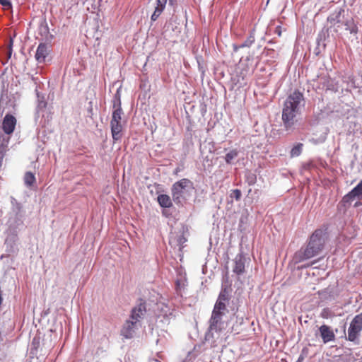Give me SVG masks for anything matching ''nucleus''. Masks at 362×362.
I'll return each instance as SVG.
<instances>
[{
    "label": "nucleus",
    "instance_id": "nucleus-13",
    "mask_svg": "<svg viewBox=\"0 0 362 362\" xmlns=\"http://www.w3.org/2000/svg\"><path fill=\"white\" fill-rule=\"evenodd\" d=\"M50 52L49 47L48 45L45 43H40L35 53V59L38 63H43L45 62V59L47 56L49 54Z\"/></svg>",
    "mask_w": 362,
    "mask_h": 362
},
{
    "label": "nucleus",
    "instance_id": "nucleus-29",
    "mask_svg": "<svg viewBox=\"0 0 362 362\" xmlns=\"http://www.w3.org/2000/svg\"><path fill=\"white\" fill-rule=\"evenodd\" d=\"M253 42V40L249 41H245L243 44L240 45V48H243L245 47H249Z\"/></svg>",
    "mask_w": 362,
    "mask_h": 362
},
{
    "label": "nucleus",
    "instance_id": "nucleus-23",
    "mask_svg": "<svg viewBox=\"0 0 362 362\" xmlns=\"http://www.w3.org/2000/svg\"><path fill=\"white\" fill-rule=\"evenodd\" d=\"M333 313L331 311V310L328 308H324L322 309L321 313H320V316L321 317L324 318V319H328V318H330L333 316Z\"/></svg>",
    "mask_w": 362,
    "mask_h": 362
},
{
    "label": "nucleus",
    "instance_id": "nucleus-25",
    "mask_svg": "<svg viewBox=\"0 0 362 362\" xmlns=\"http://www.w3.org/2000/svg\"><path fill=\"white\" fill-rule=\"evenodd\" d=\"M241 195V191L238 189L232 190L230 193V197H234L237 201L240 199Z\"/></svg>",
    "mask_w": 362,
    "mask_h": 362
},
{
    "label": "nucleus",
    "instance_id": "nucleus-31",
    "mask_svg": "<svg viewBox=\"0 0 362 362\" xmlns=\"http://www.w3.org/2000/svg\"><path fill=\"white\" fill-rule=\"evenodd\" d=\"M315 262H313L311 264H307V265H305V266H303V267H309V266H310V265L314 264V263H315Z\"/></svg>",
    "mask_w": 362,
    "mask_h": 362
},
{
    "label": "nucleus",
    "instance_id": "nucleus-14",
    "mask_svg": "<svg viewBox=\"0 0 362 362\" xmlns=\"http://www.w3.org/2000/svg\"><path fill=\"white\" fill-rule=\"evenodd\" d=\"M146 311L145 303H140L132 310L130 320L137 322L139 324L140 320L143 318Z\"/></svg>",
    "mask_w": 362,
    "mask_h": 362
},
{
    "label": "nucleus",
    "instance_id": "nucleus-2",
    "mask_svg": "<svg viewBox=\"0 0 362 362\" xmlns=\"http://www.w3.org/2000/svg\"><path fill=\"white\" fill-rule=\"evenodd\" d=\"M324 244L322 232L320 230H315L310 236L306 247L296 253V259L302 262L317 255L322 250Z\"/></svg>",
    "mask_w": 362,
    "mask_h": 362
},
{
    "label": "nucleus",
    "instance_id": "nucleus-1",
    "mask_svg": "<svg viewBox=\"0 0 362 362\" xmlns=\"http://www.w3.org/2000/svg\"><path fill=\"white\" fill-rule=\"evenodd\" d=\"M304 103L303 94L298 90L288 95L284 101L282 108V121L286 130L290 129L296 123V117L300 114Z\"/></svg>",
    "mask_w": 362,
    "mask_h": 362
},
{
    "label": "nucleus",
    "instance_id": "nucleus-3",
    "mask_svg": "<svg viewBox=\"0 0 362 362\" xmlns=\"http://www.w3.org/2000/svg\"><path fill=\"white\" fill-rule=\"evenodd\" d=\"M112 113L110 121L111 133L114 142L122 137V115L124 114L120 100V95L117 92L115 95L112 105Z\"/></svg>",
    "mask_w": 362,
    "mask_h": 362
},
{
    "label": "nucleus",
    "instance_id": "nucleus-20",
    "mask_svg": "<svg viewBox=\"0 0 362 362\" xmlns=\"http://www.w3.org/2000/svg\"><path fill=\"white\" fill-rule=\"evenodd\" d=\"M303 144L298 143L291 150L290 156L291 158L297 157L300 155L303 149Z\"/></svg>",
    "mask_w": 362,
    "mask_h": 362
},
{
    "label": "nucleus",
    "instance_id": "nucleus-22",
    "mask_svg": "<svg viewBox=\"0 0 362 362\" xmlns=\"http://www.w3.org/2000/svg\"><path fill=\"white\" fill-rule=\"evenodd\" d=\"M238 155V151L237 149H233L230 151L228 153H226L225 156V160L226 163L230 164L233 159H235Z\"/></svg>",
    "mask_w": 362,
    "mask_h": 362
},
{
    "label": "nucleus",
    "instance_id": "nucleus-32",
    "mask_svg": "<svg viewBox=\"0 0 362 362\" xmlns=\"http://www.w3.org/2000/svg\"><path fill=\"white\" fill-rule=\"evenodd\" d=\"M359 205H361V203H360V202H356V203L354 204V206H355V207H357V206H358Z\"/></svg>",
    "mask_w": 362,
    "mask_h": 362
},
{
    "label": "nucleus",
    "instance_id": "nucleus-9",
    "mask_svg": "<svg viewBox=\"0 0 362 362\" xmlns=\"http://www.w3.org/2000/svg\"><path fill=\"white\" fill-rule=\"evenodd\" d=\"M246 258L243 254H238L233 259V272L238 276L245 272Z\"/></svg>",
    "mask_w": 362,
    "mask_h": 362
},
{
    "label": "nucleus",
    "instance_id": "nucleus-4",
    "mask_svg": "<svg viewBox=\"0 0 362 362\" xmlns=\"http://www.w3.org/2000/svg\"><path fill=\"white\" fill-rule=\"evenodd\" d=\"M362 331V313L356 315L350 323L346 339L356 342Z\"/></svg>",
    "mask_w": 362,
    "mask_h": 362
},
{
    "label": "nucleus",
    "instance_id": "nucleus-24",
    "mask_svg": "<svg viewBox=\"0 0 362 362\" xmlns=\"http://www.w3.org/2000/svg\"><path fill=\"white\" fill-rule=\"evenodd\" d=\"M0 4L4 7V9L5 10L12 9L11 0H0Z\"/></svg>",
    "mask_w": 362,
    "mask_h": 362
},
{
    "label": "nucleus",
    "instance_id": "nucleus-33",
    "mask_svg": "<svg viewBox=\"0 0 362 362\" xmlns=\"http://www.w3.org/2000/svg\"><path fill=\"white\" fill-rule=\"evenodd\" d=\"M278 34H279V35H281V32H280V30H278Z\"/></svg>",
    "mask_w": 362,
    "mask_h": 362
},
{
    "label": "nucleus",
    "instance_id": "nucleus-21",
    "mask_svg": "<svg viewBox=\"0 0 362 362\" xmlns=\"http://www.w3.org/2000/svg\"><path fill=\"white\" fill-rule=\"evenodd\" d=\"M226 310V304L221 301H216L212 312L219 313L224 315Z\"/></svg>",
    "mask_w": 362,
    "mask_h": 362
},
{
    "label": "nucleus",
    "instance_id": "nucleus-17",
    "mask_svg": "<svg viewBox=\"0 0 362 362\" xmlns=\"http://www.w3.org/2000/svg\"><path fill=\"white\" fill-rule=\"evenodd\" d=\"M23 181L27 187L32 189L36 183L35 174L32 172H26L23 176Z\"/></svg>",
    "mask_w": 362,
    "mask_h": 362
},
{
    "label": "nucleus",
    "instance_id": "nucleus-12",
    "mask_svg": "<svg viewBox=\"0 0 362 362\" xmlns=\"http://www.w3.org/2000/svg\"><path fill=\"white\" fill-rule=\"evenodd\" d=\"M356 197H358L362 199V180H361L351 191L343 197L342 201L344 203H349Z\"/></svg>",
    "mask_w": 362,
    "mask_h": 362
},
{
    "label": "nucleus",
    "instance_id": "nucleus-28",
    "mask_svg": "<svg viewBox=\"0 0 362 362\" xmlns=\"http://www.w3.org/2000/svg\"><path fill=\"white\" fill-rule=\"evenodd\" d=\"M32 344L37 349L40 344V338L34 337L32 341Z\"/></svg>",
    "mask_w": 362,
    "mask_h": 362
},
{
    "label": "nucleus",
    "instance_id": "nucleus-30",
    "mask_svg": "<svg viewBox=\"0 0 362 362\" xmlns=\"http://www.w3.org/2000/svg\"><path fill=\"white\" fill-rule=\"evenodd\" d=\"M46 106H47V103L45 101H40L38 104V108H40V109L45 108Z\"/></svg>",
    "mask_w": 362,
    "mask_h": 362
},
{
    "label": "nucleus",
    "instance_id": "nucleus-10",
    "mask_svg": "<svg viewBox=\"0 0 362 362\" xmlns=\"http://www.w3.org/2000/svg\"><path fill=\"white\" fill-rule=\"evenodd\" d=\"M139 325V324L137 322L131 320H127L121 330V334L125 339H132Z\"/></svg>",
    "mask_w": 362,
    "mask_h": 362
},
{
    "label": "nucleus",
    "instance_id": "nucleus-7",
    "mask_svg": "<svg viewBox=\"0 0 362 362\" xmlns=\"http://www.w3.org/2000/svg\"><path fill=\"white\" fill-rule=\"evenodd\" d=\"M223 315L219 313L212 312L209 320V330L211 332L220 333L224 329V322L222 320Z\"/></svg>",
    "mask_w": 362,
    "mask_h": 362
},
{
    "label": "nucleus",
    "instance_id": "nucleus-15",
    "mask_svg": "<svg viewBox=\"0 0 362 362\" xmlns=\"http://www.w3.org/2000/svg\"><path fill=\"white\" fill-rule=\"evenodd\" d=\"M10 137L0 135V168L2 167L4 158L8 151Z\"/></svg>",
    "mask_w": 362,
    "mask_h": 362
},
{
    "label": "nucleus",
    "instance_id": "nucleus-5",
    "mask_svg": "<svg viewBox=\"0 0 362 362\" xmlns=\"http://www.w3.org/2000/svg\"><path fill=\"white\" fill-rule=\"evenodd\" d=\"M344 10L341 8L336 9L327 17V23L329 24V28L334 33H338L341 28L344 21H342Z\"/></svg>",
    "mask_w": 362,
    "mask_h": 362
},
{
    "label": "nucleus",
    "instance_id": "nucleus-19",
    "mask_svg": "<svg viewBox=\"0 0 362 362\" xmlns=\"http://www.w3.org/2000/svg\"><path fill=\"white\" fill-rule=\"evenodd\" d=\"M343 25H344L345 29L349 31V33L351 34H356L358 32V28L355 24L353 18H350L344 21Z\"/></svg>",
    "mask_w": 362,
    "mask_h": 362
},
{
    "label": "nucleus",
    "instance_id": "nucleus-11",
    "mask_svg": "<svg viewBox=\"0 0 362 362\" xmlns=\"http://www.w3.org/2000/svg\"><path fill=\"white\" fill-rule=\"evenodd\" d=\"M319 332L322 341L325 344L332 341L335 339V334L332 329L326 325H323L319 327Z\"/></svg>",
    "mask_w": 362,
    "mask_h": 362
},
{
    "label": "nucleus",
    "instance_id": "nucleus-26",
    "mask_svg": "<svg viewBox=\"0 0 362 362\" xmlns=\"http://www.w3.org/2000/svg\"><path fill=\"white\" fill-rule=\"evenodd\" d=\"M216 301H221L226 303L228 301V297L226 291L221 292Z\"/></svg>",
    "mask_w": 362,
    "mask_h": 362
},
{
    "label": "nucleus",
    "instance_id": "nucleus-8",
    "mask_svg": "<svg viewBox=\"0 0 362 362\" xmlns=\"http://www.w3.org/2000/svg\"><path fill=\"white\" fill-rule=\"evenodd\" d=\"M17 120L11 114H6L2 120V130L5 134L10 136L15 131Z\"/></svg>",
    "mask_w": 362,
    "mask_h": 362
},
{
    "label": "nucleus",
    "instance_id": "nucleus-18",
    "mask_svg": "<svg viewBox=\"0 0 362 362\" xmlns=\"http://www.w3.org/2000/svg\"><path fill=\"white\" fill-rule=\"evenodd\" d=\"M157 199L160 206L163 208H170L173 206L171 199L167 194H160Z\"/></svg>",
    "mask_w": 362,
    "mask_h": 362
},
{
    "label": "nucleus",
    "instance_id": "nucleus-16",
    "mask_svg": "<svg viewBox=\"0 0 362 362\" xmlns=\"http://www.w3.org/2000/svg\"><path fill=\"white\" fill-rule=\"evenodd\" d=\"M167 0H156V6L155 11L151 16V20L156 21L165 8Z\"/></svg>",
    "mask_w": 362,
    "mask_h": 362
},
{
    "label": "nucleus",
    "instance_id": "nucleus-6",
    "mask_svg": "<svg viewBox=\"0 0 362 362\" xmlns=\"http://www.w3.org/2000/svg\"><path fill=\"white\" fill-rule=\"evenodd\" d=\"M192 185V182L186 178H183L175 184L172 187V196L175 202H180V199L183 197L186 191V188Z\"/></svg>",
    "mask_w": 362,
    "mask_h": 362
},
{
    "label": "nucleus",
    "instance_id": "nucleus-27",
    "mask_svg": "<svg viewBox=\"0 0 362 362\" xmlns=\"http://www.w3.org/2000/svg\"><path fill=\"white\" fill-rule=\"evenodd\" d=\"M307 354L308 350L306 349H303L296 362H303L306 357Z\"/></svg>",
    "mask_w": 362,
    "mask_h": 362
}]
</instances>
